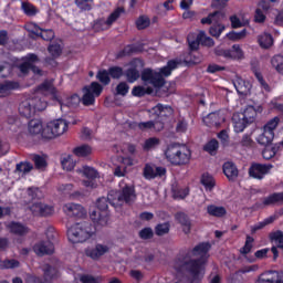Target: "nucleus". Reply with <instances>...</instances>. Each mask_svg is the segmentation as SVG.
I'll return each mask as SVG.
<instances>
[{
  "label": "nucleus",
  "mask_w": 283,
  "mask_h": 283,
  "mask_svg": "<svg viewBox=\"0 0 283 283\" xmlns=\"http://www.w3.org/2000/svg\"><path fill=\"white\" fill-rule=\"evenodd\" d=\"M153 114L158 118L165 120V118H169V116H174V108L169 105L157 104L151 108Z\"/></svg>",
  "instance_id": "nucleus-16"
},
{
  "label": "nucleus",
  "mask_w": 283,
  "mask_h": 283,
  "mask_svg": "<svg viewBox=\"0 0 283 283\" xmlns=\"http://www.w3.org/2000/svg\"><path fill=\"white\" fill-rule=\"evenodd\" d=\"M38 91L41 92V94H44V96L50 94L53 101H59V96H56V87H54V84L50 81H45L44 83L40 84L38 86Z\"/></svg>",
  "instance_id": "nucleus-21"
},
{
  "label": "nucleus",
  "mask_w": 283,
  "mask_h": 283,
  "mask_svg": "<svg viewBox=\"0 0 283 283\" xmlns=\"http://www.w3.org/2000/svg\"><path fill=\"white\" fill-rule=\"evenodd\" d=\"M258 283H282V280L277 271H268L259 276Z\"/></svg>",
  "instance_id": "nucleus-22"
},
{
  "label": "nucleus",
  "mask_w": 283,
  "mask_h": 283,
  "mask_svg": "<svg viewBox=\"0 0 283 283\" xmlns=\"http://www.w3.org/2000/svg\"><path fill=\"white\" fill-rule=\"evenodd\" d=\"M203 39H205V31H200L195 40H193V34H189L187 38V42H188L190 52H195L196 50H198Z\"/></svg>",
  "instance_id": "nucleus-27"
},
{
  "label": "nucleus",
  "mask_w": 283,
  "mask_h": 283,
  "mask_svg": "<svg viewBox=\"0 0 283 283\" xmlns=\"http://www.w3.org/2000/svg\"><path fill=\"white\" fill-rule=\"evenodd\" d=\"M159 145H160V139H158L156 137H150V138L146 139V142L144 144V149L149 151V149H156V147H158Z\"/></svg>",
  "instance_id": "nucleus-53"
},
{
  "label": "nucleus",
  "mask_w": 283,
  "mask_h": 283,
  "mask_svg": "<svg viewBox=\"0 0 283 283\" xmlns=\"http://www.w3.org/2000/svg\"><path fill=\"white\" fill-rule=\"evenodd\" d=\"M61 164L63 169H65L66 171H72V169H74V160L72 159L71 155H67L66 157H64Z\"/></svg>",
  "instance_id": "nucleus-57"
},
{
  "label": "nucleus",
  "mask_w": 283,
  "mask_h": 283,
  "mask_svg": "<svg viewBox=\"0 0 283 283\" xmlns=\"http://www.w3.org/2000/svg\"><path fill=\"white\" fill-rule=\"evenodd\" d=\"M272 169L273 165L271 164H252L249 168V176L256 180H262Z\"/></svg>",
  "instance_id": "nucleus-9"
},
{
  "label": "nucleus",
  "mask_w": 283,
  "mask_h": 283,
  "mask_svg": "<svg viewBox=\"0 0 283 283\" xmlns=\"http://www.w3.org/2000/svg\"><path fill=\"white\" fill-rule=\"evenodd\" d=\"M233 85L240 96H249L251 94V84L244 78L237 76L233 80Z\"/></svg>",
  "instance_id": "nucleus-14"
},
{
  "label": "nucleus",
  "mask_w": 283,
  "mask_h": 283,
  "mask_svg": "<svg viewBox=\"0 0 283 283\" xmlns=\"http://www.w3.org/2000/svg\"><path fill=\"white\" fill-rule=\"evenodd\" d=\"M277 125H280V118L274 117L264 125L263 129H265V132H275V129H277Z\"/></svg>",
  "instance_id": "nucleus-55"
},
{
  "label": "nucleus",
  "mask_w": 283,
  "mask_h": 283,
  "mask_svg": "<svg viewBox=\"0 0 283 283\" xmlns=\"http://www.w3.org/2000/svg\"><path fill=\"white\" fill-rule=\"evenodd\" d=\"M127 94H129V84L119 82L115 87L114 96H127Z\"/></svg>",
  "instance_id": "nucleus-41"
},
{
  "label": "nucleus",
  "mask_w": 283,
  "mask_h": 283,
  "mask_svg": "<svg viewBox=\"0 0 283 283\" xmlns=\"http://www.w3.org/2000/svg\"><path fill=\"white\" fill-rule=\"evenodd\" d=\"M229 59L232 61H240L244 59V52L238 44L232 45V49L229 50Z\"/></svg>",
  "instance_id": "nucleus-34"
},
{
  "label": "nucleus",
  "mask_w": 283,
  "mask_h": 283,
  "mask_svg": "<svg viewBox=\"0 0 283 283\" xmlns=\"http://www.w3.org/2000/svg\"><path fill=\"white\" fill-rule=\"evenodd\" d=\"M63 211L69 218H85L87 216L85 208L78 203H66L63 206Z\"/></svg>",
  "instance_id": "nucleus-10"
},
{
  "label": "nucleus",
  "mask_w": 283,
  "mask_h": 283,
  "mask_svg": "<svg viewBox=\"0 0 283 283\" xmlns=\"http://www.w3.org/2000/svg\"><path fill=\"white\" fill-rule=\"evenodd\" d=\"M118 196H120V191L112 190L108 193L107 198L112 207H123V199L118 198Z\"/></svg>",
  "instance_id": "nucleus-35"
},
{
  "label": "nucleus",
  "mask_w": 283,
  "mask_h": 283,
  "mask_svg": "<svg viewBox=\"0 0 283 283\" xmlns=\"http://www.w3.org/2000/svg\"><path fill=\"white\" fill-rule=\"evenodd\" d=\"M32 169H34V166H32V164L28 161H21L15 166V171H18L19 174H30Z\"/></svg>",
  "instance_id": "nucleus-46"
},
{
  "label": "nucleus",
  "mask_w": 283,
  "mask_h": 283,
  "mask_svg": "<svg viewBox=\"0 0 283 283\" xmlns=\"http://www.w3.org/2000/svg\"><path fill=\"white\" fill-rule=\"evenodd\" d=\"M107 251H109V248H107V245L96 244L95 248L86 250V255L92 260H98V258H102V255H105Z\"/></svg>",
  "instance_id": "nucleus-23"
},
{
  "label": "nucleus",
  "mask_w": 283,
  "mask_h": 283,
  "mask_svg": "<svg viewBox=\"0 0 283 283\" xmlns=\"http://www.w3.org/2000/svg\"><path fill=\"white\" fill-rule=\"evenodd\" d=\"M170 230H171V224L169 222L158 223L155 227V233L159 238H163V235H167V233H169Z\"/></svg>",
  "instance_id": "nucleus-38"
},
{
  "label": "nucleus",
  "mask_w": 283,
  "mask_h": 283,
  "mask_svg": "<svg viewBox=\"0 0 283 283\" xmlns=\"http://www.w3.org/2000/svg\"><path fill=\"white\" fill-rule=\"evenodd\" d=\"M263 205L265 207H271V206H276L280 207L283 205V192H274L272 195H270L269 197H266L263 200Z\"/></svg>",
  "instance_id": "nucleus-26"
},
{
  "label": "nucleus",
  "mask_w": 283,
  "mask_h": 283,
  "mask_svg": "<svg viewBox=\"0 0 283 283\" xmlns=\"http://www.w3.org/2000/svg\"><path fill=\"white\" fill-rule=\"evenodd\" d=\"M35 36H40L43 41H52L54 39V31L53 30H43L39 27H34L32 31Z\"/></svg>",
  "instance_id": "nucleus-30"
},
{
  "label": "nucleus",
  "mask_w": 283,
  "mask_h": 283,
  "mask_svg": "<svg viewBox=\"0 0 283 283\" xmlns=\"http://www.w3.org/2000/svg\"><path fill=\"white\" fill-rule=\"evenodd\" d=\"M178 65H180V62L170 60L159 72L151 69H144L142 71V81L145 85H153L155 90H160V87H165V83H167L165 77L171 76V72H174Z\"/></svg>",
  "instance_id": "nucleus-2"
},
{
  "label": "nucleus",
  "mask_w": 283,
  "mask_h": 283,
  "mask_svg": "<svg viewBox=\"0 0 283 283\" xmlns=\"http://www.w3.org/2000/svg\"><path fill=\"white\" fill-rule=\"evenodd\" d=\"M203 123L207 127H220L224 123V117H221L219 112L210 113L203 118Z\"/></svg>",
  "instance_id": "nucleus-19"
},
{
  "label": "nucleus",
  "mask_w": 283,
  "mask_h": 283,
  "mask_svg": "<svg viewBox=\"0 0 283 283\" xmlns=\"http://www.w3.org/2000/svg\"><path fill=\"white\" fill-rule=\"evenodd\" d=\"M109 76V71L107 70H99L96 74V78L102 83V85H109V83H112V78Z\"/></svg>",
  "instance_id": "nucleus-42"
},
{
  "label": "nucleus",
  "mask_w": 283,
  "mask_h": 283,
  "mask_svg": "<svg viewBox=\"0 0 283 283\" xmlns=\"http://www.w3.org/2000/svg\"><path fill=\"white\" fill-rule=\"evenodd\" d=\"M21 85L19 82L14 81H4L0 83V98H6L7 96H10L14 90H19Z\"/></svg>",
  "instance_id": "nucleus-15"
},
{
  "label": "nucleus",
  "mask_w": 283,
  "mask_h": 283,
  "mask_svg": "<svg viewBox=\"0 0 283 283\" xmlns=\"http://www.w3.org/2000/svg\"><path fill=\"white\" fill-rule=\"evenodd\" d=\"M33 163L36 169H45V167H48V161L45 158L41 157V155H34Z\"/></svg>",
  "instance_id": "nucleus-59"
},
{
  "label": "nucleus",
  "mask_w": 283,
  "mask_h": 283,
  "mask_svg": "<svg viewBox=\"0 0 283 283\" xmlns=\"http://www.w3.org/2000/svg\"><path fill=\"white\" fill-rule=\"evenodd\" d=\"M272 67L276 70V72H283V56L282 55H274L271 60Z\"/></svg>",
  "instance_id": "nucleus-49"
},
{
  "label": "nucleus",
  "mask_w": 283,
  "mask_h": 283,
  "mask_svg": "<svg viewBox=\"0 0 283 283\" xmlns=\"http://www.w3.org/2000/svg\"><path fill=\"white\" fill-rule=\"evenodd\" d=\"M118 198H122V205L132 206L136 202V190L132 186H125L117 195Z\"/></svg>",
  "instance_id": "nucleus-12"
},
{
  "label": "nucleus",
  "mask_w": 283,
  "mask_h": 283,
  "mask_svg": "<svg viewBox=\"0 0 283 283\" xmlns=\"http://www.w3.org/2000/svg\"><path fill=\"white\" fill-rule=\"evenodd\" d=\"M30 211L33 213V216L48 218V216H52L54 213V208L45 203L35 202L30 207Z\"/></svg>",
  "instance_id": "nucleus-11"
},
{
  "label": "nucleus",
  "mask_w": 283,
  "mask_h": 283,
  "mask_svg": "<svg viewBox=\"0 0 283 283\" xmlns=\"http://www.w3.org/2000/svg\"><path fill=\"white\" fill-rule=\"evenodd\" d=\"M259 43L261 48H264L265 50L271 48V45H273V35L264 33L259 38Z\"/></svg>",
  "instance_id": "nucleus-44"
},
{
  "label": "nucleus",
  "mask_w": 283,
  "mask_h": 283,
  "mask_svg": "<svg viewBox=\"0 0 283 283\" xmlns=\"http://www.w3.org/2000/svg\"><path fill=\"white\" fill-rule=\"evenodd\" d=\"M241 114L245 118L247 123L251 125L258 118V114H262V106H258L255 108V106L249 105Z\"/></svg>",
  "instance_id": "nucleus-18"
},
{
  "label": "nucleus",
  "mask_w": 283,
  "mask_h": 283,
  "mask_svg": "<svg viewBox=\"0 0 283 283\" xmlns=\"http://www.w3.org/2000/svg\"><path fill=\"white\" fill-rule=\"evenodd\" d=\"M218 147H220V144L217 139H211L203 146V151H207L210 156H216L218 154Z\"/></svg>",
  "instance_id": "nucleus-39"
},
{
  "label": "nucleus",
  "mask_w": 283,
  "mask_h": 283,
  "mask_svg": "<svg viewBox=\"0 0 283 283\" xmlns=\"http://www.w3.org/2000/svg\"><path fill=\"white\" fill-rule=\"evenodd\" d=\"M67 132V122L65 119H55L48 123L46 127L42 132V136L48 139L63 136Z\"/></svg>",
  "instance_id": "nucleus-7"
},
{
  "label": "nucleus",
  "mask_w": 283,
  "mask_h": 283,
  "mask_svg": "<svg viewBox=\"0 0 283 283\" xmlns=\"http://www.w3.org/2000/svg\"><path fill=\"white\" fill-rule=\"evenodd\" d=\"M222 32H224V25L222 24H214L212 27H210L209 33L211 34V36H220V34H222Z\"/></svg>",
  "instance_id": "nucleus-64"
},
{
  "label": "nucleus",
  "mask_w": 283,
  "mask_h": 283,
  "mask_svg": "<svg viewBox=\"0 0 283 283\" xmlns=\"http://www.w3.org/2000/svg\"><path fill=\"white\" fill-rule=\"evenodd\" d=\"M223 174L228 178V180H231L232 182L238 179V167H235V164L228 161L223 164Z\"/></svg>",
  "instance_id": "nucleus-25"
},
{
  "label": "nucleus",
  "mask_w": 283,
  "mask_h": 283,
  "mask_svg": "<svg viewBox=\"0 0 283 283\" xmlns=\"http://www.w3.org/2000/svg\"><path fill=\"white\" fill-rule=\"evenodd\" d=\"M273 138H275L274 132H269L263 128V133L258 136L256 142L259 145H262L263 147H268L273 143Z\"/></svg>",
  "instance_id": "nucleus-28"
},
{
  "label": "nucleus",
  "mask_w": 283,
  "mask_h": 283,
  "mask_svg": "<svg viewBox=\"0 0 283 283\" xmlns=\"http://www.w3.org/2000/svg\"><path fill=\"white\" fill-rule=\"evenodd\" d=\"M277 149L279 148L276 146H265L262 151L264 160H271V158H274L275 154H277Z\"/></svg>",
  "instance_id": "nucleus-47"
},
{
  "label": "nucleus",
  "mask_w": 283,
  "mask_h": 283,
  "mask_svg": "<svg viewBox=\"0 0 283 283\" xmlns=\"http://www.w3.org/2000/svg\"><path fill=\"white\" fill-rule=\"evenodd\" d=\"M139 238L142 240H151L154 238V230L151 228H144L139 231Z\"/></svg>",
  "instance_id": "nucleus-63"
},
{
  "label": "nucleus",
  "mask_w": 283,
  "mask_h": 283,
  "mask_svg": "<svg viewBox=\"0 0 283 283\" xmlns=\"http://www.w3.org/2000/svg\"><path fill=\"white\" fill-rule=\"evenodd\" d=\"M165 156L168 163L180 167L181 165H188L189 160H191V150L179 144H171L166 149Z\"/></svg>",
  "instance_id": "nucleus-4"
},
{
  "label": "nucleus",
  "mask_w": 283,
  "mask_h": 283,
  "mask_svg": "<svg viewBox=\"0 0 283 283\" xmlns=\"http://www.w3.org/2000/svg\"><path fill=\"white\" fill-rule=\"evenodd\" d=\"M78 171L80 174H83V176H85V178L88 180H96V178H98V171L90 166H84Z\"/></svg>",
  "instance_id": "nucleus-36"
},
{
  "label": "nucleus",
  "mask_w": 283,
  "mask_h": 283,
  "mask_svg": "<svg viewBox=\"0 0 283 283\" xmlns=\"http://www.w3.org/2000/svg\"><path fill=\"white\" fill-rule=\"evenodd\" d=\"M0 266L1 269H19L21 263L15 259H7L1 262Z\"/></svg>",
  "instance_id": "nucleus-50"
},
{
  "label": "nucleus",
  "mask_w": 283,
  "mask_h": 283,
  "mask_svg": "<svg viewBox=\"0 0 283 283\" xmlns=\"http://www.w3.org/2000/svg\"><path fill=\"white\" fill-rule=\"evenodd\" d=\"M150 23L151 21L149 20V18L145 15L139 17L136 21V25L139 30H145V28H149Z\"/></svg>",
  "instance_id": "nucleus-62"
},
{
  "label": "nucleus",
  "mask_w": 283,
  "mask_h": 283,
  "mask_svg": "<svg viewBox=\"0 0 283 283\" xmlns=\"http://www.w3.org/2000/svg\"><path fill=\"white\" fill-rule=\"evenodd\" d=\"M101 229L98 223L92 224L90 221H83L75 223L67 230V238L73 244L87 242L92 235L96 234V231Z\"/></svg>",
  "instance_id": "nucleus-3"
},
{
  "label": "nucleus",
  "mask_w": 283,
  "mask_h": 283,
  "mask_svg": "<svg viewBox=\"0 0 283 283\" xmlns=\"http://www.w3.org/2000/svg\"><path fill=\"white\" fill-rule=\"evenodd\" d=\"M73 153L75 154V156H78L80 158H85V156H90V154H92V147H90V145H82L80 147L74 148Z\"/></svg>",
  "instance_id": "nucleus-43"
},
{
  "label": "nucleus",
  "mask_w": 283,
  "mask_h": 283,
  "mask_svg": "<svg viewBox=\"0 0 283 283\" xmlns=\"http://www.w3.org/2000/svg\"><path fill=\"white\" fill-rule=\"evenodd\" d=\"M45 107H48V102L41 99V97H31L20 103L19 114L23 118H32L36 112H43Z\"/></svg>",
  "instance_id": "nucleus-5"
},
{
  "label": "nucleus",
  "mask_w": 283,
  "mask_h": 283,
  "mask_svg": "<svg viewBox=\"0 0 283 283\" xmlns=\"http://www.w3.org/2000/svg\"><path fill=\"white\" fill-rule=\"evenodd\" d=\"M94 3V0H75V4L80 10H92V4Z\"/></svg>",
  "instance_id": "nucleus-60"
},
{
  "label": "nucleus",
  "mask_w": 283,
  "mask_h": 283,
  "mask_svg": "<svg viewBox=\"0 0 283 283\" xmlns=\"http://www.w3.org/2000/svg\"><path fill=\"white\" fill-rule=\"evenodd\" d=\"M43 133V124H41L40 119H31L29 122V133L32 136H36L38 134Z\"/></svg>",
  "instance_id": "nucleus-33"
},
{
  "label": "nucleus",
  "mask_w": 283,
  "mask_h": 283,
  "mask_svg": "<svg viewBox=\"0 0 283 283\" xmlns=\"http://www.w3.org/2000/svg\"><path fill=\"white\" fill-rule=\"evenodd\" d=\"M270 240L272 242H276V247L279 249H283V232L282 230H277L275 232L270 233Z\"/></svg>",
  "instance_id": "nucleus-45"
},
{
  "label": "nucleus",
  "mask_w": 283,
  "mask_h": 283,
  "mask_svg": "<svg viewBox=\"0 0 283 283\" xmlns=\"http://www.w3.org/2000/svg\"><path fill=\"white\" fill-rule=\"evenodd\" d=\"M185 65L190 67V65H198L200 63V57L193 55L192 53H189L185 59H184Z\"/></svg>",
  "instance_id": "nucleus-61"
},
{
  "label": "nucleus",
  "mask_w": 283,
  "mask_h": 283,
  "mask_svg": "<svg viewBox=\"0 0 283 283\" xmlns=\"http://www.w3.org/2000/svg\"><path fill=\"white\" fill-rule=\"evenodd\" d=\"M132 94L136 96L137 98H143V96H146V94H154V87L148 86L145 88V86H134L132 90Z\"/></svg>",
  "instance_id": "nucleus-31"
},
{
  "label": "nucleus",
  "mask_w": 283,
  "mask_h": 283,
  "mask_svg": "<svg viewBox=\"0 0 283 283\" xmlns=\"http://www.w3.org/2000/svg\"><path fill=\"white\" fill-rule=\"evenodd\" d=\"M34 253L36 255H52L54 253V243L52 241H40L33 247Z\"/></svg>",
  "instance_id": "nucleus-13"
},
{
  "label": "nucleus",
  "mask_w": 283,
  "mask_h": 283,
  "mask_svg": "<svg viewBox=\"0 0 283 283\" xmlns=\"http://www.w3.org/2000/svg\"><path fill=\"white\" fill-rule=\"evenodd\" d=\"M175 220L182 227V231L186 235L191 233V219L185 212H177L175 214Z\"/></svg>",
  "instance_id": "nucleus-17"
},
{
  "label": "nucleus",
  "mask_w": 283,
  "mask_h": 283,
  "mask_svg": "<svg viewBox=\"0 0 283 283\" xmlns=\"http://www.w3.org/2000/svg\"><path fill=\"white\" fill-rule=\"evenodd\" d=\"M8 229L10 233H13V235H28L30 233V228L25 227L21 222L12 221L8 224Z\"/></svg>",
  "instance_id": "nucleus-20"
},
{
  "label": "nucleus",
  "mask_w": 283,
  "mask_h": 283,
  "mask_svg": "<svg viewBox=\"0 0 283 283\" xmlns=\"http://www.w3.org/2000/svg\"><path fill=\"white\" fill-rule=\"evenodd\" d=\"M201 185L209 191H211L216 187V179H213L209 175H202L201 177Z\"/></svg>",
  "instance_id": "nucleus-48"
},
{
  "label": "nucleus",
  "mask_w": 283,
  "mask_h": 283,
  "mask_svg": "<svg viewBox=\"0 0 283 283\" xmlns=\"http://www.w3.org/2000/svg\"><path fill=\"white\" fill-rule=\"evenodd\" d=\"M232 122L234 123V130L237 134L244 132V129H247V125H249V122H247V118L242 113L233 114Z\"/></svg>",
  "instance_id": "nucleus-24"
},
{
  "label": "nucleus",
  "mask_w": 283,
  "mask_h": 283,
  "mask_svg": "<svg viewBox=\"0 0 283 283\" xmlns=\"http://www.w3.org/2000/svg\"><path fill=\"white\" fill-rule=\"evenodd\" d=\"M207 213L212 218H224L227 216V208L222 206L210 205L207 207Z\"/></svg>",
  "instance_id": "nucleus-29"
},
{
  "label": "nucleus",
  "mask_w": 283,
  "mask_h": 283,
  "mask_svg": "<svg viewBox=\"0 0 283 283\" xmlns=\"http://www.w3.org/2000/svg\"><path fill=\"white\" fill-rule=\"evenodd\" d=\"M84 90L94 96H101V94H103V85L98 82H92L91 85L85 86Z\"/></svg>",
  "instance_id": "nucleus-40"
},
{
  "label": "nucleus",
  "mask_w": 283,
  "mask_h": 283,
  "mask_svg": "<svg viewBox=\"0 0 283 283\" xmlns=\"http://www.w3.org/2000/svg\"><path fill=\"white\" fill-rule=\"evenodd\" d=\"M59 266H61L60 264L57 265H52V264H45L43 266V273H44V277L45 280H52V277H56V275L59 274Z\"/></svg>",
  "instance_id": "nucleus-32"
},
{
  "label": "nucleus",
  "mask_w": 283,
  "mask_h": 283,
  "mask_svg": "<svg viewBox=\"0 0 283 283\" xmlns=\"http://www.w3.org/2000/svg\"><path fill=\"white\" fill-rule=\"evenodd\" d=\"M125 12V8L118 7L113 13L109 14L106 21H104V24L106 28H109L117 19Z\"/></svg>",
  "instance_id": "nucleus-37"
},
{
  "label": "nucleus",
  "mask_w": 283,
  "mask_h": 283,
  "mask_svg": "<svg viewBox=\"0 0 283 283\" xmlns=\"http://www.w3.org/2000/svg\"><path fill=\"white\" fill-rule=\"evenodd\" d=\"M96 206L99 211L93 210L90 214L91 220L97 227H107V222H109V217L107 216V209L109 208L108 197L98 198Z\"/></svg>",
  "instance_id": "nucleus-6"
},
{
  "label": "nucleus",
  "mask_w": 283,
  "mask_h": 283,
  "mask_svg": "<svg viewBox=\"0 0 283 283\" xmlns=\"http://www.w3.org/2000/svg\"><path fill=\"white\" fill-rule=\"evenodd\" d=\"M95 101H96V95L90 93L88 91L85 92L82 98V103L86 107H90V105H94Z\"/></svg>",
  "instance_id": "nucleus-56"
},
{
  "label": "nucleus",
  "mask_w": 283,
  "mask_h": 283,
  "mask_svg": "<svg viewBox=\"0 0 283 283\" xmlns=\"http://www.w3.org/2000/svg\"><path fill=\"white\" fill-rule=\"evenodd\" d=\"M209 251H211V243L201 242L193 249H189L185 253L179 254L174 260L172 269L181 275H187L188 283H200L207 271Z\"/></svg>",
  "instance_id": "nucleus-1"
},
{
  "label": "nucleus",
  "mask_w": 283,
  "mask_h": 283,
  "mask_svg": "<svg viewBox=\"0 0 283 283\" xmlns=\"http://www.w3.org/2000/svg\"><path fill=\"white\" fill-rule=\"evenodd\" d=\"M48 51L51 53L53 59H59L63 52V49H61V44H51L49 45Z\"/></svg>",
  "instance_id": "nucleus-58"
},
{
  "label": "nucleus",
  "mask_w": 283,
  "mask_h": 283,
  "mask_svg": "<svg viewBox=\"0 0 283 283\" xmlns=\"http://www.w3.org/2000/svg\"><path fill=\"white\" fill-rule=\"evenodd\" d=\"M129 67L124 72L127 83H136L139 78H143L140 70L145 67V62L138 57L134 59L129 63Z\"/></svg>",
  "instance_id": "nucleus-8"
},
{
  "label": "nucleus",
  "mask_w": 283,
  "mask_h": 283,
  "mask_svg": "<svg viewBox=\"0 0 283 283\" xmlns=\"http://www.w3.org/2000/svg\"><path fill=\"white\" fill-rule=\"evenodd\" d=\"M274 220H275V218L270 217V218L265 219L263 222L256 223L254 227H252L251 233H255V232L260 231L261 229H264V227H266L268 224H272V222H274Z\"/></svg>",
  "instance_id": "nucleus-54"
},
{
  "label": "nucleus",
  "mask_w": 283,
  "mask_h": 283,
  "mask_svg": "<svg viewBox=\"0 0 283 283\" xmlns=\"http://www.w3.org/2000/svg\"><path fill=\"white\" fill-rule=\"evenodd\" d=\"M143 176L146 178V180H154V178H156V170L154 167H151V165L146 164L144 167Z\"/></svg>",
  "instance_id": "nucleus-52"
},
{
  "label": "nucleus",
  "mask_w": 283,
  "mask_h": 283,
  "mask_svg": "<svg viewBox=\"0 0 283 283\" xmlns=\"http://www.w3.org/2000/svg\"><path fill=\"white\" fill-rule=\"evenodd\" d=\"M108 74L112 78L118 80L124 76L125 72L120 66H111L108 69Z\"/></svg>",
  "instance_id": "nucleus-51"
}]
</instances>
